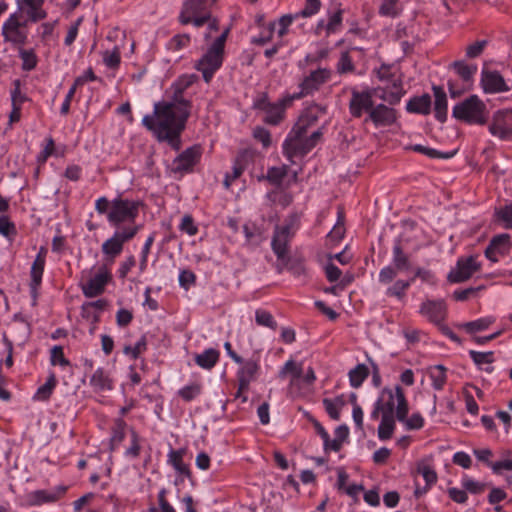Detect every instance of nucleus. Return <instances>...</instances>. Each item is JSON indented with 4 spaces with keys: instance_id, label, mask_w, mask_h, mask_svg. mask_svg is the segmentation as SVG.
<instances>
[{
    "instance_id": "21",
    "label": "nucleus",
    "mask_w": 512,
    "mask_h": 512,
    "mask_svg": "<svg viewBox=\"0 0 512 512\" xmlns=\"http://www.w3.org/2000/svg\"><path fill=\"white\" fill-rule=\"evenodd\" d=\"M511 248V236L507 233H501L491 238L484 255L488 260L496 263L500 258L509 255Z\"/></svg>"
},
{
    "instance_id": "31",
    "label": "nucleus",
    "mask_w": 512,
    "mask_h": 512,
    "mask_svg": "<svg viewBox=\"0 0 512 512\" xmlns=\"http://www.w3.org/2000/svg\"><path fill=\"white\" fill-rule=\"evenodd\" d=\"M432 90L434 95V117L437 121L443 123L447 120V95L441 86L433 85Z\"/></svg>"
},
{
    "instance_id": "55",
    "label": "nucleus",
    "mask_w": 512,
    "mask_h": 512,
    "mask_svg": "<svg viewBox=\"0 0 512 512\" xmlns=\"http://www.w3.org/2000/svg\"><path fill=\"white\" fill-rule=\"evenodd\" d=\"M255 322L258 326L267 327L273 331L278 327L274 316L265 309H257L255 311Z\"/></svg>"
},
{
    "instance_id": "40",
    "label": "nucleus",
    "mask_w": 512,
    "mask_h": 512,
    "mask_svg": "<svg viewBox=\"0 0 512 512\" xmlns=\"http://www.w3.org/2000/svg\"><path fill=\"white\" fill-rule=\"evenodd\" d=\"M428 375L433 389L436 391L443 390L447 382V368L441 364L431 366L428 369Z\"/></svg>"
},
{
    "instance_id": "50",
    "label": "nucleus",
    "mask_w": 512,
    "mask_h": 512,
    "mask_svg": "<svg viewBox=\"0 0 512 512\" xmlns=\"http://www.w3.org/2000/svg\"><path fill=\"white\" fill-rule=\"evenodd\" d=\"M301 226V216L297 212H292L287 215V217L284 219V222L282 225H276L275 227L279 228L280 230L291 234L293 236L296 235L297 231L300 229Z\"/></svg>"
},
{
    "instance_id": "24",
    "label": "nucleus",
    "mask_w": 512,
    "mask_h": 512,
    "mask_svg": "<svg viewBox=\"0 0 512 512\" xmlns=\"http://www.w3.org/2000/svg\"><path fill=\"white\" fill-rule=\"evenodd\" d=\"M480 84L483 92L486 94H496L510 90V87L499 72L491 71L486 68H483L481 72Z\"/></svg>"
},
{
    "instance_id": "18",
    "label": "nucleus",
    "mask_w": 512,
    "mask_h": 512,
    "mask_svg": "<svg viewBox=\"0 0 512 512\" xmlns=\"http://www.w3.org/2000/svg\"><path fill=\"white\" fill-rule=\"evenodd\" d=\"M398 405L396 407V419L405 425L407 430H420L425 424L421 413H413L408 417L409 406L405 394L398 389Z\"/></svg>"
},
{
    "instance_id": "10",
    "label": "nucleus",
    "mask_w": 512,
    "mask_h": 512,
    "mask_svg": "<svg viewBox=\"0 0 512 512\" xmlns=\"http://www.w3.org/2000/svg\"><path fill=\"white\" fill-rule=\"evenodd\" d=\"M139 226L126 225L121 229L114 231L113 235L105 240L101 246V251L105 258L113 262L124 249V244L132 240L138 233Z\"/></svg>"
},
{
    "instance_id": "59",
    "label": "nucleus",
    "mask_w": 512,
    "mask_h": 512,
    "mask_svg": "<svg viewBox=\"0 0 512 512\" xmlns=\"http://www.w3.org/2000/svg\"><path fill=\"white\" fill-rule=\"evenodd\" d=\"M417 472L422 475L425 480V485L428 487L432 488V486L436 484L438 477L432 466L424 463L418 464Z\"/></svg>"
},
{
    "instance_id": "14",
    "label": "nucleus",
    "mask_w": 512,
    "mask_h": 512,
    "mask_svg": "<svg viewBox=\"0 0 512 512\" xmlns=\"http://www.w3.org/2000/svg\"><path fill=\"white\" fill-rule=\"evenodd\" d=\"M298 15L286 14L281 16L277 21L270 22L263 29L261 35L254 39L256 43L264 44L277 38V43L282 44V38L287 35L291 24Z\"/></svg>"
},
{
    "instance_id": "34",
    "label": "nucleus",
    "mask_w": 512,
    "mask_h": 512,
    "mask_svg": "<svg viewBox=\"0 0 512 512\" xmlns=\"http://www.w3.org/2000/svg\"><path fill=\"white\" fill-rule=\"evenodd\" d=\"M220 360V351L215 348H207L194 356V362L200 368L211 371Z\"/></svg>"
},
{
    "instance_id": "12",
    "label": "nucleus",
    "mask_w": 512,
    "mask_h": 512,
    "mask_svg": "<svg viewBox=\"0 0 512 512\" xmlns=\"http://www.w3.org/2000/svg\"><path fill=\"white\" fill-rule=\"evenodd\" d=\"M202 147L199 144L192 145L174 158L171 164V172L179 177L194 172L202 157Z\"/></svg>"
},
{
    "instance_id": "47",
    "label": "nucleus",
    "mask_w": 512,
    "mask_h": 512,
    "mask_svg": "<svg viewBox=\"0 0 512 512\" xmlns=\"http://www.w3.org/2000/svg\"><path fill=\"white\" fill-rule=\"evenodd\" d=\"M130 444L124 451V456L128 459H136L140 456L142 450V438L139 433L134 429H129Z\"/></svg>"
},
{
    "instance_id": "57",
    "label": "nucleus",
    "mask_w": 512,
    "mask_h": 512,
    "mask_svg": "<svg viewBox=\"0 0 512 512\" xmlns=\"http://www.w3.org/2000/svg\"><path fill=\"white\" fill-rule=\"evenodd\" d=\"M495 217L505 229L512 230V201L496 209Z\"/></svg>"
},
{
    "instance_id": "49",
    "label": "nucleus",
    "mask_w": 512,
    "mask_h": 512,
    "mask_svg": "<svg viewBox=\"0 0 512 512\" xmlns=\"http://www.w3.org/2000/svg\"><path fill=\"white\" fill-rule=\"evenodd\" d=\"M203 386L199 382L187 384L178 390V396L185 402H191L202 394Z\"/></svg>"
},
{
    "instance_id": "6",
    "label": "nucleus",
    "mask_w": 512,
    "mask_h": 512,
    "mask_svg": "<svg viewBox=\"0 0 512 512\" xmlns=\"http://www.w3.org/2000/svg\"><path fill=\"white\" fill-rule=\"evenodd\" d=\"M418 312L429 323L437 326L440 332L452 342L462 344L461 338L445 324L448 306L444 299H426L420 304Z\"/></svg>"
},
{
    "instance_id": "54",
    "label": "nucleus",
    "mask_w": 512,
    "mask_h": 512,
    "mask_svg": "<svg viewBox=\"0 0 512 512\" xmlns=\"http://www.w3.org/2000/svg\"><path fill=\"white\" fill-rule=\"evenodd\" d=\"M408 289L409 282H404L403 279H398L386 289L385 295L390 298H396L397 300H403Z\"/></svg>"
},
{
    "instance_id": "15",
    "label": "nucleus",
    "mask_w": 512,
    "mask_h": 512,
    "mask_svg": "<svg viewBox=\"0 0 512 512\" xmlns=\"http://www.w3.org/2000/svg\"><path fill=\"white\" fill-rule=\"evenodd\" d=\"M236 371V379L240 381V389H244L247 384L255 382L261 372L260 355L253 353L251 357L244 359L241 356V363Z\"/></svg>"
},
{
    "instance_id": "61",
    "label": "nucleus",
    "mask_w": 512,
    "mask_h": 512,
    "mask_svg": "<svg viewBox=\"0 0 512 512\" xmlns=\"http://www.w3.org/2000/svg\"><path fill=\"white\" fill-rule=\"evenodd\" d=\"M50 363L53 366L66 367L70 365V361L64 355V349L60 345H55L50 350Z\"/></svg>"
},
{
    "instance_id": "30",
    "label": "nucleus",
    "mask_w": 512,
    "mask_h": 512,
    "mask_svg": "<svg viewBox=\"0 0 512 512\" xmlns=\"http://www.w3.org/2000/svg\"><path fill=\"white\" fill-rule=\"evenodd\" d=\"M89 384L94 392L101 393L111 391L114 388V381L110 373L103 367H98L90 377Z\"/></svg>"
},
{
    "instance_id": "7",
    "label": "nucleus",
    "mask_w": 512,
    "mask_h": 512,
    "mask_svg": "<svg viewBox=\"0 0 512 512\" xmlns=\"http://www.w3.org/2000/svg\"><path fill=\"white\" fill-rule=\"evenodd\" d=\"M142 206L141 200L124 198L122 194H118L111 200L108 223L113 227H119L125 223L134 225Z\"/></svg>"
},
{
    "instance_id": "33",
    "label": "nucleus",
    "mask_w": 512,
    "mask_h": 512,
    "mask_svg": "<svg viewBox=\"0 0 512 512\" xmlns=\"http://www.w3.org/2000/svg\"><path fill=\"white\" fill-rule=\"evenodd\" d=\"M281 262L285 264L286 269L294 278L301 280L303 284L309 281V270L307 269L305 260L303 258L291 259L288 256L284 261Z\"/></svg>"
},
{
    "instance_id": "64",
    "label": "nucleus",
    "mask_w": 512,
    "mask_h": 512,
    "mask_svg": "<svg viewBox=\"0 0 512 512\" xmlns=\"http://www.w3.org/2000/svg\"><path fill=\"white\" fill-rule=\"evenodd\" d=\"M55 155V142L54 139L49 136L45 139V145L40 153L37 155L36 160L39 164H44L48 158Z\"/></svg>"
},
{
    "instance_id": "29",
    "label": "nucleus",
    "mask_w": 512,
    "mask_h": 512,
    "mask_svg": "<svg viewBox=\"0 0 512 512\" xmlns=\"http://www.w3.org/2000/svg\"><path fill=\"white\" fill-rule=\"evenodd\" d=\"M46 262L34 259L30 267L29 293L32 298V304L36 305L39 292L42 286L43 275Z\"/></svg>"
},
{
    "instance_id": "35",
    "label": "nucleus",
    "mask_w": 512,
    "mask_h": 512,
    "mask_svg": "<svg viewBox=\"0 0 512 512\" xmlns=\"http://www.w3.org/2000/svg\"><path fill=\"white\" fill-rule=\"evenodd\" d=\"M243 234L245 243L249 246H259L265 240L264 229L254 222L243 225Z\"/></svg>"
},
{
    "instance_id": "11",
    "label": "nucleus",
    "mask_w": 512,
    "mask_h": 512,
    "mask_svg": "<svg viewBox=\"0 0 512 512\" xmlns=\"http://www.w3.org/2000/svg\"><path fill=\"white\" fill-rule=\"evenodd\" d=\"M216 0H185L179 15V21L183 25L193 24L195 27H201L209 20L208 6L214 4Z\"/></svg>"
},
{
    "instance_id": "36",
    "label": "nucleus",
    "mask_w": 512,
    "mask_h": 512,
    "mask_svg": "<svg viewBox=\"0 0 512 512\" xmlns=\"http://www.w3.org/2000/svg\"><path fill=\"white\" fill-rule=\"evenodd\" d=\"M404 10L401 0H379L378 14L381 17L395 19L401 16Z\"/></svg>"
},
{
    "instance_id": "32",
    "label": "nucleus",
    "mask_w": 512,
    "mask_h": 512,
    "mask_svg": "<svg viewBox=\"0 0 512 512\" xmlns=\"http://www.w3.org/2000/svg\"><path fill=\"white\" fill-rule=\"evenodd\" d=\"M431 97L425 93L410 98L406 103V111L412 114L428 115L431 112Z\"/></svg>"
},
{
    "instance_id": "28",
    "label": "nucleus",
    "mask_w": 512,
    "mask_h": 512,
    "mask_svg": "<svg viewBox=\"0 0 512 512\" xmlns=\"http://www.w3.org/2000/svg\"><path fill=\"white\" fill-rule=\"evenodd\" d=\"M322 109L318 105L306 108L299 116L297 122L292 127V130L298 134H307L308 130L314 127L318 120Z\"/></svg>"
},
{
    "instance_id": "5",
    "label": "nucleus",
    "mask_w": 512,
    "mask_h": 512,
    "mask_svg": "<svg viewBox=\"0 0 512 512\" xmlns=\"http://www.w3.org/2000/svg\"><path fill=\"white\" fill-rule=\"evenodd\" d=\"M323 130L322 126L310 136H306L291 129L282 144L283 155L291 164H294V158L306 156L320 142Z\"/></svg>"
},
{
    "instance_id": "48",
    "label": "nucleus",
    "mask_w": 512,
    "mask_h": 512,
    "mask_svg": "<svg viewBox=\"0 0 512 512\" xmlns=\"http://www.w3.org/2000/svg\"><path fill=\"white\" fill-rule=\"evenodd\" d=\"M395 416L383 415L378 426V438L381 441H386L392 438L396 428Z\"/></svg>"
},
{
    "instance_id": "25",
    "label": "nucleus",
    "mask_w": 512,
    "mask_h": 512,
    "mask_svg": "<svg viewBox=\"0 0 512 512\" xmlns=\"http://www.w3.org/2000/svg\"><path fill=\"white\" fill-rule=\"evenodd\" d=\"M229 29H225L215 39L208 51L199 60L198 64H221L224 60V46L228 36Z\"/></svg>"
},
{
    "instance_id": "58",
    "label": "nucleus",
    "mask_w": 512,
    "mask_h": 512,
    "mask_svg": "<svg viewBox=\"0 0 512 512\" xmlns=\"http://www.w3.org/2000/svg\"><path fill=\"white\" fill-rule=\"evenodd\" d=\"M156 232H152L145 240L144 245L141 249L140 253V263L139 269L140 272H144L147 268L148 255L150 253L151 247L155 241Z\"/></svg>"
},
{
    "instance_id": "43",
    "label": "nucleus",
    "mask_w": 512,
    "mask_h": 512,
    "mask_svg": "<svg viewBox=\"0 0 512 512\" xmlns=\"http://www.w3.org/2000/svg\"><path fill=\"white\" fill-rule=\"evenodd\" d=\"M107 304L108 302L106 299H98L96 301L85 302L81 306V314L86 319L98 321L99 315L95 311H103Z\"/></svg>"
},
{
    "instance_id": "63",
    "label": "nucleus",
    "mask_w": 512,
    "mask_h": 512,
    "mask_svg": "<svg viewBox=\"0 0 512 512\" xmlns=\"http://www.w3.org/2000/svg\"><path fill=\"white\" fill-rule=\"evenodd\" d=\"M0 235L9 240L13 239L17 235L16 226L7 215L0 216Z\"/></svg>"
},
{
    "instance_id": "13",
    "label": "nucleus",
    "mask_w": 512,
    "mask_h": 512,
    "mask_svg": "<svg viewBox=\"0 0 512 512\" xmlns=\"http://www.w3.org/2000/svg\"><path fill=\"white\" fill-rule=\"evenodd\" d=\"M481 263L477 255L460 256L456 264L447 275V281L458 284L469 280L476 272L480 271Z\"/></svg>"
},
{
    "instance_id": "51",
    "label": "nucleus",
    "mask_w": 512,
    "mask_h": 512,
    "mask_svg": "<svg viewBox=\"0 0 512 512\" xmlns=\"http://www.w3.org/2000/svg\"><path fill=\"white\" fill-rule=\"evenodd\" d=\"M343 10L340 6L336 7L333 12H329L328 21L325 25V31L328 35L335 34L340 31L342 26Z\"/></svg>"
},
{
    "instance_id": "23",
    "label": "nucleus",
    "mask_w": 512,
    "mask_h": 512,
    "mask_svg": "<svg viewBox=\"0 0 512 512\" xmlns=\"http://www.w3.org/2000/svg\"><path fill=\"white\" fill-rule=\"evenodd\" d=\"M17 10L31 23L39 22L47 17V11L44 8L45 0H15Z\"/></svg>"
},
{
    "instance_id": "38",
    "label": "nucleus",
    "mask_w": 512,
    "mask_h": 512,
    "mask_svg": "<svg viewBox=\"0 0 512 512\" xmlns=\"http://www.w3.org/2000/svg\"><path fill=\"white\" fill-rule=\"evenodd\" d=\"M57 383H58V381H57L55 373L51 372L49 374L46 382L37 388L32 399L34 401L47 402L51 398V396L57 386Z\"/></svg>"
},
{
    "instance_id": "37",
    "label": "nucleus",
    "mask_w": 512,
    "mask_h": 512,
    "mask_svg": "<svg viewBox=\"0 0 512 512\" xmlns=\"http://www.w3.org/2000/svg\"><path fill=\"white\" fill-rule=\"evenodd\" d=\"M303 375L302 363H296L293 359L287 360L278 372V378L285 379L290 376V384L293 385Z\"/></svg>"
},
{
    "instance_id": "2",
    "label": "nucleus",
    "mask_w": 512,
    "mask_h": 512,
    "mask_svg": "<svg viewBox=\"0 0 512 512\" xmlns=\"http://www.w3.org/2000/svg\"><path fill=\"white\" fill-rule=\"evenodd\" d=\"M376 75L383 82L382 86L363 90L352 89L348 108L353 118L367 116L375 105V97L389 105H397L406 93L398 66H378Z\"/></svg>"
},
{
    "instance_id": "45",
    "label": "nucleus",
    "mask_w": 512,
    "mask_h": 512,
    "mask_svg": "<svg viewBox=\"0 0 512 512\" xmlns=\"http://www.w3.org/2000/svg\"><path fill=\"white\" fill-rule=\"evenodd\" d=\"M392 263L399 271H407L411 267L408 255L403 251L400 241H397L392 249Z\"/></svg>"
},
{
    "instance_id": "53",
    "label": "nucleus",
    "mask_w": 512,
    "mask_h": 512,
    "mask_svg": "<svg viewBox=\"0 0 512 512\" xmlns=\"http://www.w3.org/2000/svg\"><path fill=\"white\" fill-rule=\"evenodd\" d=\"M147 350V338L145 335H142L138 341L133 345H126L123 348V353L130 357L132 360H136L140 357L141 354L146 352Z\"/></svg>"
},
{
    "instance_id": "46",
    "label": "nucleus",
    "mask_w": 512,
    "mask_h": 512,
    "mask_svg": "<svg viewBox=\"0 0 512 512\" xmlns=\"http://www.w3.org/2000/svg\"><path fill=\"white\" fill-rule=\"evenodd\" d=\"M495 322L494 316L478 318L474 321L465 322L460 325L467 333L473 334L488 329Z\"/></svg>"
},
{
    "instance_id": "17",
    "label": "nucleus",
    "mask_w": 512,
    "mask_h": 512,
    "mask_svg": "<svg viewBox=\"0 0 512 512\" xmlns=\"http://www.w3.org/2000/svg\"><path fill=\"white\" fill-rule=\"evenodd\" d=\"M491 135L501 140L512 138V110H498L494 113L488 126Z\"/></svg>"
},
{
    "instance_id": "41",
    "label": "nucleus",
    "mask_w": 512,
    "mask_h": 512,
    "mask_svg": "<svg viewBox=\"0 0 512 512\" xmlns=\"http://www.w3.org/2000/svg\"><path fill=\"white\" fill-rule=\"evenodd\" d=\"M468 354L478 369L484 370L487 373H492L494 371V367L492 366L483 368V365L492 364L495 361L493 351L480 352L476 350H469Z\"/></svg>"
},
{
    "instance_id": "56",
    "label": "nucleus",
    "mask_w": 512,
    "mask_h": 512,
    "mask_svg": "<svg viewBox=\"0 0 512 512\" xmlns=\"http://www.w3.org/2000/svg\"><path fill=\"white\" fill-rule=\"evenodd\" d=\"M187 453V449L182 447L178 449L170 448L167 453V464L173 469L187 465L184 462V457Z\"/></svg>"
},
{
    "instance_id": "22",
    "label": "nucleus",
    "mask_w": 512,
    "mask_h": 512,
    "mask_svg": "<svg viewBox=\"0 0 512 512\" xmlns=\"http://www.w3.org/2000/svg\"><path fill=\"white\" fill-rule=\"evenodd\" d=\"M67 489L68 487L65 485H58L52 490H34L27 495L28 504L29 506L38 507L44 504L55 503L66 494Z\"/></svg>"
},
{
    "instance_id": "60",
    "label": "nucleus",
    "mask_w": 512,
    "mask_h": 512,
    "mask_svg": "<svg viewBox=\"0 0 512 512\" xmlns=\"http://www.w3.org/2000/svg\"><path fill=\"white\" fill-rule=\"evenodd\" d=\"M248 152L241 151L237 154L233 161L232 172L234 178H239L246 169L247 160H248Z\"/></svg>"
},
{
    "instance_id": "8",
    "label": "nucleus",
    "mask_w": 512,
    "mask_h": 512,
    "mask_svg": "<svg viewBox=\"0 0 512 512\" xmlns=\"http://www.w3.org/2000/svg\"><path fill=\"white\" fill-rule=\"evenodd\" d=\"M105 51L103 53V61L105 64H119L122 55L128 56L133 53L134 42L126 39L124 31L116 28L111 30L105 40Z\"/></svg>"
},
{
    "instance_id": "62",
    "label": "nucleus",
    "mask_w": 512,
    "mask_h": 512,
    "mask_svg": "<svg viewBox=\"0 0 512 512\" xmlns=\"http://www.w3.org/2000/svg\"><path fill=\"white\" fill-rule=\"evenodd\" d=\"M11 95V104L15 106H20L29 100L28 96L21 91V80L15 79L13 81V89L10 92Z\"/></svg>"
},
{
    "instance_id": "20",
    "label": "nucleus",
    "mask_w": 512,
    "mask_h": 512,
    "mask_svg": "<svg viewBox=\"0 0 512 512\" xmlns=\"http://www.w3.org/2000/svg\"><path fill=\"white\" fill-rule=\"evenodd\" d=\"M330 78V71L327 68H321L312 71L309 76L305 77L300 83V91L292 94L296 99L310 95L317 91Z\"/></svg>"
},
{
    "instance_id": "27",
    "label": "nucleus",
    "mask_w": 512,
    "mask_h": 512,
    "mask_svg": "<svg viewBox=\"0 0 512 512\" xmlns=\"http://www.w3.org/2000/svg\"><path fill=\"white\" fill-rule=\"evenodd\" d=\"M294 238L279 228L275 227L271 239V249L278 261H284L288 257L290 243Z\"/></svg>"
},
{
    "instance_id": "44",
    "label": "nucleus",
    "mask_w": 512,
    "mask_h": 512,
    "mask_svg": "<svg viewBox=\"0 0 512 512\" xmlns=\"http://www.w3.org/2000/svg\"><path fill=\"white\" fill-rule=\"evenodd\" d=\"M322 404L328 416L337 421L341 417L340 410L345 405L344 395H338L334 399L324 398Z\"/></svg>"
},
{
    "instance_id": "39",
    "label": "nucleus",
    "mask_w": 512,
    "mask_h": 512,
    "mask_svg": "<svg viewBox=\"0 0 512 512\" xmlns=\"http://www.w3.org/2000/svg\"><path fill=\"white\" fill-rule=\"evenodd\" d=\"M289 167L287 165L273 166L267 169L266 175L258 177L259 181L266 180L275 187H280L288 174Z\"/></svg>"
},
{
    "instance_id": "52",
    "label": "nucleus",
    "mask_w": 512,
    "mask_h": 512,
    "mask_svg": "<svg viewBox=\"0 0 512 512\" xmlns=\"http://www.w3.org/2000/svg\"><path fill=\"white\" fill-rule=\"evenodd\" d=\"M128 428V424L125 419L122 418H114L111 428H110V437L116 442H123L126 437V430Z\"/></svg>"
},
{
    "instance_id": "19",
    "label": "nucleus",
    "mask_w": 512,
    "mask_h": 512,
    "mask_svg": "<svg viewBox=\"0 0 512 512\" xmlns=\"http://www.w3.org/2000/svg\"><path fill=\"white\" fill-rule=\"evenodd\" d=\"M112 275L106 266L99 267L97 273L81 285L82 293L87 298H94L104 293Z\"/></svg>"
},
{
    "instance_id": "16",
    "label": "nucleus",
    "mask_w": 512,
    "mask_h": 512,
    "mask_svg": "<svg viewBox=\"0 0 512 512\" xmlns=\"http://www.w3.org/2000/svg\"><path fill=\"white\" fill-rule=\"evenodd\" d=\"M394 105L388 103L375 104L371 112L365 117L366 123L371 122L375 128L389 127L397 122L398 113Z\"/></svg>"
},
{
    "instance_id": "42",
    "label": "nucleus",
    "mask_w": 512,
    "mask_h": 512,
    "mask_svg": "<svg viewBox=\"0 0 512 512\" xmlns=\"http://www.w3.org/2000/svg\"><path fill=\"white\" fill-rule=\"evenodd\" d=\"M370 374V368L366 364H357L348 372L349 384L352 388H360Z\"/></svg>"
},
{
    "instance_id": "3",
    "label": "nucleus",
    "mask_w": 512,
    "mask_h": 512,
    "mask_svg": "<svg viewBox=\"0 0 512 512\" xmlns=\"http://www.w3.org/2000/svg\"><path fill=\"white\" fill-rule=\"evenodd\" d=\"M452 117L467 125L484 126L489 122L490 112L485 102L472 94L453 106Z\"/></svg>"
},
{
    "instance_id": "9",
    "label": "nucleus",
    "mask_w": 512,
    "mask_h": 512,
    "mask_svg": "<svg viewBox=\"0 0 512 512\" xmlns=\"http://www.w3.org/2000/svg\"><path fill=\"white\" fill-rule=\"evenodd\" d=\"M30 20L20 15V12H13L2 24V36L6 42L13 45H24L29 36Z\"/></svg>"
},
{
    "instance_id": "26",
    "label": "nucleus",
    "mask_w": 512,
    "mask_h": 512,
    "mask_svg": "<svg viewBox=\"0 0 512 512\" xmlns=\"http://www.w3.org/2000/svg\"><path fill=\"white\" fill-rule=\"evenodd\" d=\"M398 389L401 390L402 394H405L403 388L400 385H396L393 389L384 387L381 390L375 402L379 403V406L382 407L383 415L396 417V407L398 405Z\"/></svg>"
},
{
    "instance_id": "4",
    "label": "nucleus",
    "mask_w": 512,
    "mask_h": 512,
    "mask_svg": "<svg viewBox=\"0 0 512 512\" xmlns=\"http://www.w3.org/2000/svg\"><path fill=\"white\" fill-rule=\"evenodd\" d=\"M294 100L295 97L292 94H286L272 102L266 92H259L253 99L252 108L264 114L263 121L266 124L276 126L284 120L285 111Z\"/></svg>"
},
{
    "instance_id": "1",
    "label": "nucleus",
    "mask_w": 512,
    "mask_h": 512,
    "mask_svg": "<svg viewBox=\"0 0 512 512\" xmlns=\"http://www.w3.org/2000/svg\"><path fill=\"white\" fill-rule=\"evenodd\" d=\"M198 80L196 74L180 76L171 86L173 94L170 101L154 103L153 113L142 119L143 126L152 132L159 142H167L169 146L179 151L181 134L191 114V97L187 90Z\"/></svg>"
}]
</instances>
